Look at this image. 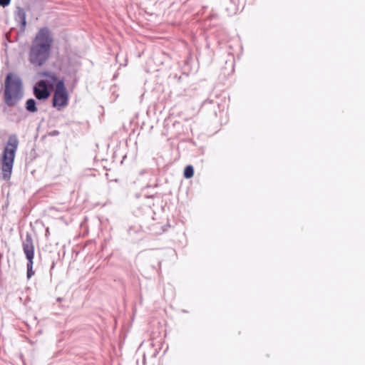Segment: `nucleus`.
<instances>
[{
  "label": "nucleus",
  "mask_w": 365,
  "mask_h": 365,
  "mask_svg": "<svg viewBox=\"0 0 365 365\" xmlns=\"http://www.w3.org/2000/svg\"><path fill=\"white\" fill-rule=\"evenodd\" d=\"M11 0H0V5L2 6H6L9 4Z\"/></svg>",
  "instance_id": "obj_10"
},
{
  "label": "nucleus",
  "mask_w": 365,
  "mask_h": 365,
  "mask_svg": "<svg viewBox=\"0 0 365 365\" xmlns=\"http://www.w3.org/2000/svg\"><path fill=\"white\" fill-rule=\"evenodd\" d=\"M23 96L22 83L21 79L9 73L5 80L4 98L5 103L13 107L18 104Z\"/></svg>",
  "instance_id": "obj_3"
},
{
  "label": "nucleus",
  "mask_w": 365,
  "mask_h": 365,
  "mask_svg": "<svg viewBox=\"0 0 365 365\" xmlns=\"http://www.w3.org/2000/svg\"><path fill=\"white\" fill-rule=\"evenodd\" d=\"M19 145V140L16 134L9 136L6 144L0 156V168L2 178L4 180H9L11 177L16 153Z\"/></svg>",
  "instance_id": "obj_2"
},
{
  "label": "nucleus",
  "mask_w": 365,
  "mask_h": 365,
  "mask_svg": "<svg viewBox=\"0 0 365 365\" xmlns=\"http://www.w3.org/2000/svg\"><path fill=\"white\" fill-rule=\"evenodd\" d=\"M53 37L47 28H41L32 41L29 52L30 62L37 66L44 64L48 59L53 44Z\"/></svg>",
  "instance_id": "obj_1"
},
{
  "label": "nucleus",
  "mask_w": 365,
  "mask_h": 365,
  "mask_svg": "<svg viewBox=\"0 0 365 365\" xmlns=\"http://www.w3.org/2000/svg\"><path fill=\"white\" fill-rule=\"evenodd\" d=\"M26 109L32 113L37 111V108L36 107V102L34 99H29L26 101Z\"/></svg>",
  "instance_id": "obj_8"
},
{
  "label": "nucleus",
  "mask_w": 365,
  "mask_h": 365,
  "mask_svg": "<svg viewBox=\"0 0 365 365\" xmlns=\"http://www.w3.org/2000/svg\"><path fill=\"white\" fill-rule=\"evenodd\" d=\"M43 76L46 77V84H49L50 86L53 85L57 81V77L54 73H44L43 74Z\"/></svg>",
  "instance_id": "obj_7"
},
{
  "label": "nucleus",
  "mask_w": 365,
  "mask_h": 365,
  "mask_svg": "<svg viewBox=\"0 0 365 365\" xmlns=\"http://www.w3.org/2000/svg\"><path fill=\"white\" fill-rule=\"evenodd\" d=\"M194 175V169L192 165H187L184 170V177L187 179L191 178Z\"/></svg>",
  "instance_id": "obj_9"
},
{
  "label": "nucleus",
  "mask_w": 365,
  "mask_h": 365,
  "mask_svg": "<svg viewBox=\"0 0 365 365\" xmlns=\"http://www.w3.org/2000/svg\"><path fill=\"white\" fill-rule=\"evenodd\" d=\"M68 103V94L62 81L56 83L53 96V106L58 110L65 108Z\"/></svg>",
  "instance_id": "obj_4"
},
{
  "label": "nucleus",
  "mask_w": 365,
  "mask_h": 365,
  "mask_svg": "<svg viewBox=\"0 0 365 365\" xmlns=\"http://www.w3.org/2000/svg\"><path fill=\"white\" fill-rule=\"evenodd\" d=\"M34 94L38 100H45L49 97L50 93L45 81L38 82L37 85L34 87Z\"/></svg>",
  "instance_id": "obj_6"
},
{
  "label": "nucleus",
  "mask_w": 365,
  "mask_h": 365,
  "mask_svg": "<svg viewBox=\"0 0 365 365\" xmlns=\"http://www.w3.org/2000/svg\"><path fill=\"white\" fill-rule=\"evenodd\" d=\"M23 250L28 259L27 263V277L29 279L34 274L33 270L34 257V245L32 237L27 235L25 241L23 242Z\"/></svg>",
  "instance_id": "obj_5"
}]
</instances>
